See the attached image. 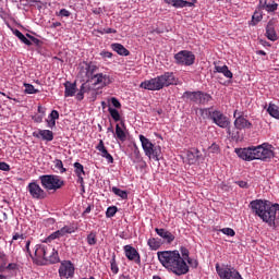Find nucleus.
Masks as SVG:
<instances>
[{"instance_id": "nucleus-1", "label": "nucleus", "mask_w": 279, "mask_h": 279, "mask_svg": "<svg viewBox=\"0 0 279 279\" xmlns=\"http://www.w3.org/2000/svg\"><path fill=\"white\" fill-rule=\"evenodd\" d=\"M158 260L175 276H185L189 271V264L184 262V258L180 255V251H160L157 253Z\"/></svg>"}, {"instance_id": "nucleus-2", "label": "nucleus", "mask_w": 279, "mask_h": 279, "mask_svg": "<svg viewBox=\"0 0 279 279\" xmlns=\"http://www.w3.org/2000/svg\"><path fill=\"white\" fill-rule=\"evenodd\" d=\"M250 208L269 228H278L276 225V214L279 213L278 203L272 204L269 201L255 199L250 203Z\"/></svg>"}, {"instance_id": "nucleus-3", "label": "nucleus", "mask_w": 279, "mask_h": 279, "mask_svg": "<svg viewBox=\"0 0 279 279\" xmlns=\"http://www.w3.org/2000/svg\"><path fill=\"white\" fill-rule=\"evenodd\" d=\"M235 154L242 160H263L264 162H269L274 158V150L271 145L263 144L257 147H247V148H235Z\"/></svg>"}, {"instance_id": "nucleus-4", "label": "nucleus", "mask_w": 279, "mask_h": 279, "mask_svg": "<svg viewBox=\"0 0 279 279\" xmlns=\"http://www.w3.org/2000/svg\"><path fill=\"white\" fill-rule=\"evenodd\" d=\"M175 84H178L175 74L173 72H165L157 77L141 83V88H145V90H162V88H167Z\"/></svg>"}, {"instance_id": "nucleus-5", "label": "nucleus", "mask_w": 279, "mask_h": 279, "mask_svg": "<svg viewBox=\"0 0 279 279\" xmlns=\"http://www.w3.org/2000/svg\"><path fill=\"white\" fill-rule=\"evenodd\" d=\"M34 263H41V260H46V263H50L51 265H56V263H60V255H58V251L53 248L51 245L37 244L35 245L34 253Z\"/></svg>"}, {"instance_id": "nucleus-6", "label": "nucleus", "mask_w": 279, "mask_h": 279, "mask_svg": "<svg viewBox=\"0 0 279 279\" xmlns=\"http://www.w3.org/2000/svg\"><path fill=\"white\" fill-rule=\"evenodd\" d=\"M201 117L203 119H210L218 128H229L230 125V120L228 117L223 114V112L219 110H214L213 108H205V109H199Z\"/></svg>"}, {"instance_id": "nucleus-7", "label": "nucleus", "mask_w": 279, "mask_h": 279, "mask_svg": "<svg viewBox=\"0 0 279 279\" xmlns=\"http://www.w3.org/2000/svg\"><path fill=\"white\" fill-rule=\"evenodd\" d=\"M43 189L47 191H60L64 186V180L58 174H44L39 177Z\"/></svg>"}, {"instance_id": "nucleus-8", "label": "nucleus", "mask_w": 279, "mask_h": 279, "mask_svg": "<svg viewBox=\"0 0 279 279\" xmlns=\"http://www.w3.org/2000/svg\"><path fill=\"white\" fill-rule=\"evenodd\" d=\"M140 141L145 156L153 158V160H160V156L162 154V148L160 146L154 145V143H151L149 138L145 137V135H140Z\"/></svg>"}, {"instance_id": "nucleus-9", "label": "nucleus", "mask_w": 279, "mask_h": 279, "mask_svg": "<svg viewBox=\"0 0 279 279\" xmlns=\"http://www.w3.org/2000/svg\"><path fill=\"white\" fill-rule=\"evenodd\" d=\"M184 99H189L194 104H199L201 106H206L208 101H213V96L208 93L198 90V92H185L183 94Z\"/></svg>"}, {"instance_id": "nucleus-10", "label": "nucleus", "mask_w": 279, "mask_h": 279, "mask_svg": "<svg viewBox=\"0 0 279 279\" xmlns=\"http://www.w3.org/2000/svg\"><path fill=\"white\" fill-rule=\"evenodd\" d=\"M216 271L220 279H243L241 274L230 265L219 266V264H216Z\"/></svg>"}, {"instance_id": "nucleus-11", "label": "nucleus", "mask_w": 279, "mask_h": 279, "mask_svg": "<svg viewBox=\"0 0 279 279\" xmlns=\"http://www.w3.org/2000/svg\"><path fill=\"white\" fill-rule=\"evenodd\" d=\"M174 61L180 66H193L195 64V54L190 50H181L174 54Z\"/></svg>"}, {"instance_id": "nucleus-12", "label": "nucleus", "mask_w": 279, "mask_h": 279, "mask_svg": "<svg viewBox=\"0 0 279 279\" xmlns=\"http://www.w3.org/2000/svg\"><path fill=\"white\" fill-rule=\"evenodd\" d=\"M26 190L28 191L31 197L33 199H45L47 198V192L40 187V185L36 182H31Z\"/></svg>"}, {"instance_id": "nucleus-13", "label": "nucleus", "mask_w": 279, "mask_h": 279, "mask_svg": "<svg viewBox=\"0 0 279 279\" xmlns=\"http://www.w3.org/2000/svg\"><path fill=\"white\" fill-rule=\"evenodd\" d=\"M60 278H73L75 276V266L71 260H63L59 267Z\"/></svg>"}, {"instance_id": "nucleus-14", "label": "nucleus", "mask_w": 279, "mask_h": 279, "mask_svg": "<svg viewBox=\"0 0 279 279\" xmlns=\"http://www.w3.org/2000/svg\"><path fill=\"white\" fill-rule=\"evenodd\" d=\"M124 254L128 260H132L135 265H141V253L132 245H124L123 246Z\"/></svg>"}, {"instance_id": "nucleus-15", "label": "nucleus", "mask_w": 279, "mask_h": 279, "mask_svg": "<svg viewBox=\"0 0 279 279\" xmlns=\"http://www.w3.org/2000/svg\"><path fill=\"white\" fill-rule=\"evenodd\" d=\"M266 38L271 40V43H276L278 40V33H276V20H270L266 26Z\"/></svg>"}, {"instance_id": "nucleus-16", "label": "nucleus", "mask_w": 279, "mask_h": 279, "mask_svg": "<svg viewBox=\"0 0 279 279\" xmlns=\"http://www.w3.org/2000/svg\"><path fill=\"white\" fill-rule=\"evenodd\" d=\"M165 2L173 8H193L197 0H165Z\"/></svg>"}, {"instance_id": "nucleus-17", "label": "nucleus", "mask_w": 279, "mask_h": 279, "mask_svg": "<svg viewBox=\"0 0 279 279\" xmlns=\"http://www.w3.org/2000/svg\"><path fill=\"white\" fill-rule=\"evenodd\" d=\"M97 151L100 153V156L102 158H106V160L112 165V162H114V158L112 157V155H110V153H108V148H106V145L104 144V140H100L98 145L96 146Z\"/></svg>"}, {"instance_id": "nucleus-18", "label": "nucleus", "mask_w": 279, "mask_h": 279, "mask_svg": "<svg viewBox=\"0 0 279 279\" xmlns=\"http://www.w3.org/2000/svg\"><path fill=\"white\" fill-rule=\"evenodd\" d=\"M93 80H96L94 82L95 86H97V84H99L100 86H108V85L112 84V77H110V75H106L104 73H98V74L94 75Z\"/></svg>"}, {"instance_id": "nucleus-19", "label": "nucleus", "mask_w": 279, "mask_h": 279, "mask_svg": "<svg viewBox=\"0 0 279 279\" xmlns=\"http://www.w3.org/2000/svg\"><path fill=\"white\" fill-rule=\"evenodd\" d=\"M155 232L158 234V236L163 239V241H166V243H168V244H171L172 242L175 241V235H173V233H171L167 229L156 228Z\"/></svg>"}, {"instance_id": "nucleus-20", "label": "nucleus", "mask_w": 279, "mask_h": 279, "mask_svg": "<svg viewBox=\"0 0 279 279\" xmlns=\"http://www.w3.org/2000/svg\"><path fill=\"white\" fill-rule=\"evenodd\" d=\"M86 93H90L93 95V97H97V92L93 88H90V85H88V83H83L80 92L76 94V99L78 101H82V99H84V95H86Z\"/></svg>"}, {"instance_id": "nucleus-21", "label": "nucleus", "mask_w": 279, "mask_h": 279, "mask_svg": "<svg viewBox=\"0 0 279 279\" xmlns=\"http://www.w3.org/2000/svg\"><path fill=\"white\" fill-rule=\"evenodd\" d=\"M35 138H40L41 141H47L51 143L53 141V131L50 130H38V132H33Z\"/></svg>"}, {"instance_id": "nucleus-22", "label": "nucleus", "mask_w": 279, "mask_h": 279, "mask_svg": "<svg viewBox=\"0 0 279 279\" xmlns=\"http://www.w3.org/2000/svg\"><path fill=\"white\" fill-rule=\"evenodd\" d=\"M235 130H250L252 128V122H250L245 117L239 114V117L234 120Z\"/></svg>"}, {"instance_id": "nucleus-23", "label": "nucleus", "mask_w": 279, "mask_h": 279, "mask_svg": "<svg viewBox=\"0 0 279 279\" xmlns=\"http://www.w3.org/2000/svg\"><path fill=\"white\" fill-rule=\"evenodd\" d=\"M64 88H65L64 97H73V96H75V93H77V84L76 83L65 82Z\"/></svg>"}, {"instance_id": "nucleus-24", "label": "nucleus", "mask_w": 279, "mask_h": 279, "mask_svg": "<svg viewBox=\"0 0 279 279\" xmlns=\"http://www.w3.org/2000/svg\"><path fill=\"white\" fill-rule=\"evenodd\" d=\"M99 68L93 63V62H89V63H85V75L88 80H93V77H95V73H97V70Z\"/></svg>"}, {"instance_id": "nucleus-25", "label": "nucleus", "mask_w": 279, "mask_h": 279, "mask_svg": "<svg viewBox=\"0 0 279 279\" xmlns=\"http://www.w3.org/2000/svg\"><path fill=\"white\" fill-rule=\"evenodd\" d=\"M214 73H222V75H225V77H227L228 80H232L233 74L232 71H230V69H228V65H215L214 68Z\"/></svg>"}, {"instance_id": "nucleus-26", "label": "nucleus", "mask_w": 279, "mask_h": 279, "mask_svg": "<svg viewBox=\"0 0 279 279\" xmlns=\"http://www.w3.org/2000/svg\"><path fill=\"white\" fill-rule=\"evenodd\" d=\"M111 49H113L119 56H130V50H128L124 45L112 44Z\"/></svg>"}, {"instance_id": "nucleus-27", "label": "nucleus", "mask_w": 279, "mask_h": 279, "mask_svg": "<svg viewBox=\"0 0 279 279\" xmlns=\"http://www.w3.org/2000/svg\"><path fill=\"white\" fill-rule=\"evenodd\" d=\"M116 138L121 143H125L128 141V133H125L119 124L116 125Z\"/></svg>"}, {"instance_id": "nucleus-28", "label": "nucleus", "mask_w": 279, "mask_h": 279, "mask_svg": "<svg viewBox=\"0 0 279 279\" xmlns=\"http://www.w3.org/2000/svg\"><path fill=\"white\" fill-rule=\"evenodd\" d=\"M59 238L66 236V234H73L75 232V228L71 226H64L63 228L57 230Z\"/></svg>"}, {"instance_id": "nucleus-29", "label": "nucleus", "mask_w": 279, "mask_h": 279, "mask_svg": "<svg viewBox=\"0 0 279 279\" xmlns=\"http://www.w3.org/2000/svg\"><path fill=\"white\" fill-rule=\"evenodd\" d=\"M187 160L190 165H195L199 160V150L194 149L193 151H187Z\"/></svg>"}, {"instance_id": "nucleus-30", "label": "nucleus", "mask_w": 279, "mask_h": 279, "mask_svg": "<svg viewBox=\"0 0 279 279\" xmlns=\"http://www.w3.org/2000/svg\"><path fill=\"white\" fill-rule=\"evenodd\" d=\"M263 21V11H255L250 25H258Z\"/></svg>"}, {"instance_id": "nucleus-31", "label": "nucleus", "mask_w": 279, "mask_h": 279, "mask_svg": "<svg viewBox=\"0 0 279 279\" xmlns=\"http://www.w3.org/2000/svg\"><path fill=\"white\" fill-rule=\"evenodd\" d=\"M147 245L150 247V250H160V245H162V243L156 239V238H150L148 241H147Z\"/></svg>"}, {"instance_id": "nucleus-32", "label": "nucleus", "mask_w": 279, "mask_h": 279, "mask_svg": "<svg viewBox=\"0 0 279 279\" xmlns=\"http://www.w3.org/2000/svg\"><path fill=\"white\" fill-rule=\"evenodd\" d=\"M267 112L270 114V117H274V119H279V107L270 104L268 106Z\"/></svg>"}, {"instance_id": "nucleus-33", "label": "nucleus", "mask_w": 279, "mask_h": 279, "mask_svg": "<svg viewBox=\"0 0 279 279\" xmlns=\"http://www.w3.org/2000/svg\"><path fill=\"white\" fill-rule=\"evenodd\" d=\"M74 173L76 178H80L81 175H86V171H84V165L80 162H74Z\"/></svg>"}, {"instance_id": "nucleus-34", "label": "nucleus", "mask_w": 279, "mask_h": 279, "mask_svg": "<svg viewBox=\"0 0 279 279\" xmlns=\"http://www.w3.org/2000/svg\"><path fill=\"white\" fill-rule=\"evenodd\" d=\"M14 34L22 43H24V45H27V47H32V40L27 39V37H25V35L21 33V31L15 29Z\"/></svg>"}, {"instance_id": "nucleus-35", "label": "nucleus", "mask_w": 279, "mask_h": 279, "mask_svg": "<svg viewBox=\"0 0 279 279\" xmlns=\"http://www.w3.org/2000/svg\"><path fill=\"white\" fill-rule=\"evenodd\" d=\"M24 87H25L24 93H25L26 95H37V93H40L39 89H36V88L34 87V85H32V84H29V83H24Z\"/></svg>"}, {"instance_id": "nucleus-36", "label": "nucleus", "mask_w": 279, "mask_h": 279, "mask_svg": "<svg viewBox=\"0 0 279 279\" xmlns=\"http://www.w3.org/2000/svg\"><path fill=\"white\" fill-rule=\"evenodd\" d=\"M110 269L113 274V276H117L119 274V265L117 264V255H112V258L110 259Z\"/></svg>"}, {"instance_id": "nucleus-37", "label": "nucleus", "mask_w": 279, "mask_h": 279, "mask_svg": "<svg viewBox=\"0 0 279 279\" xmlns=\"http://www.w3.org/2000/svg\"><path fill=\"white\" fill-rule=\"evenodd\" d=\"M111 191L114 193V195L121 197V199H128V191H123L117 186H113Z\"/></svg>"}, {"instance_id": "nucleus-38", "label": "nucleus", "mask_w": 279, "mask_h": 279, "mask_svg": "<svg viewBox=\"0 0 279 279\" xmlns=\"http://www.w3.org/2000/svg\"><path fill=\"white\" fill-rule=\"evenodd\" d=\"M117 213H119V208L117 206H110L107 208L106 217L108 219H112V217H114V215H117Z\"/></svg>"}, {"instance_id": "nucleus-39", "label": "nucleus", "mask_w": 279, "mask_h": 279, "mask_svg": "<svg viewBox=\"0 0 279 279\" xmlns=\"http://www.w3.org/2000/svg\"><path fill=\"white\" fill-rule=\"evenodd\" d=\"M109 113H110V117L111 119H113V121H121V114L119 113V110L112 108V107H109Z\"/></svg>"}, {"instance_id": "nucleus-40", "label": "nucleus", "mask_w": 279, "mask_h": 279, "mask_svg": "<svg viewBox=\"0 0 279 279\" xmlns=\"http://www.w3.org/2000/svg\"><path fill=\"white\" fill-rule=\"evenodd\" d=\"M53 163L59 173H66V168H64V163L60 159H54Z\"/></svg>"}, {"instance_id": "nucleus-41", "label": "nucleus", "mask_w": 279, "mask_h": 279, "mask_svg": "<svg viewBox=\"0 0 279 279\" xmlns=\"http://www.w3.org/2000/svg\"><path fill=\"white\" fill-rule=\"evenodd\" d=\"M87 243L88 245H97V233L90 232L87 235Z\"/></svg>"}, {"instance_id": "nucleus-42", "label": "nucleus", "mask_w": 279, "mask_h": 279, "mask_svg": "<svg viewBox=\"0 0 279 279\" xmlns=\"http://www.w3.org/2000/svg\"><path fill=\"white\" fill-rule=\"evenodd\" d=\"M266 12H276V10H278V3H276V1L270 0L268 2V5H266Z\"/></svg>"}, {"instance_id": "nucleus-43", "label": "nucleus", "mask_w": 279, "mask_h": 279, "mask_svg": "<svg viewBox=\"0 0 279 279\" xmlns=\"http://www.w3.org/2000/svg\"><path fill=\"white\" fill-rule=\"evenodd\" d=\"M208 151H209V154H220L221 153V148L219 147V144L213 143L208 147Z\"/></svg>"}, {"instance_id": "nucleus-44", "label": "nucleus", "mask_w": 279, "mask_h": 279, "mask_svg": "<svg viewBox=\"0 0 279 279\" xmlns=\"http://www.w3.org/2000/svg\"><path fill=\"white\" fill-rule=\"evenodd\" d=\"M220 232H222V234H226L227 236H234L236 234V232L232 228H222L220 229Z\"/></svg>"}, {"instance_id": "nucleus-45", "label": "nucleus", "mask_w": 279, "mask_h": 279, "mask_svg": "<svg viewBox=\"0 0 279 279\" xmlns=\"http://www.w3.org/2000/svg\"><path fill=\"white\" fill-rule=\"evenodd\" d=\"M180 252H181V254H182V257H181V258H183L184 263H186V260H189V258H191V257L189 256V254H190L189 248H186V247H184V246H181Z\"/></svg>"}, {"instance_id": "nucleus-46", "label": "nucleus", "mask_w": 279, "mask_h": 279, "mask_svg": "<svg viewBox=\"0 0 279 279\" xmlns=\"http://www.w3.org/2000/svg\"><path fill=\"white\" fill-rule=\"evenodd\" d=\"M27 38H29L28 40H31V43L33 45H36V47H40V45H43V41H40V39L29 35V34H26Z\"/></svg>"}, {"instance_id": "nucleus-47", "label": "nucleus", "mask_w": 279, "mask_h": 279, "mask_svg": "<svg viewBox=\"0 0 279 279\" xmlns=\"http://www.w3.org/2000/svg\"><path fill=\"white\" fill-rule=\"evenodd\" d=\"M56 239H60V235H59L58 231H54L53 233H51V234L46 239V243H51V241H56Z\"/></svg>"}, {"instance_id": "nucleus-48", "label": "nucleus", "mask_w": 279, "mask_h": 279, "mask_svg": "<svg viewBox=\"0 0 279 279\" xmlns=\"http://www.w3.org/2000/svg\"><path fill=\"white\" fill-rule=\"evenodd\" d=\"M185 260L189 263V265H190L191 267H193V269H197V267H198V265H199V263L197 262V259H193V258L189 257V258L185 259Z\"/></svg>"}, {"instance_id": "nucleus-49", "label": "nucleus", "mask_w": 279, "mask_h": 279, "mask_svg": "<svg viewBox=\"0 0 279 279\" xmlns=\"http://www.w3.org/2000/svg\"><path fill=\"white\" fill-rule=\"evenodd\" d=\"M57 16H64L69 19V16H71V12L66 9H61L59 13H57Z\"/></svg>"}, {"instance_id": "nucleus-50", "label": "nucleus", "mask_w": 279, "mask_h": 279, "mask_svg": "<svg viewBox=\"0 0 279 279\" xmlns=\"http://www.w3.org/2000/svg\"><path fill=\"white\" fill-rule=\"evenodd\" d=\"M19 239H25V234L23 233H14L12 236V241L10 242V245L14 243V241H19Z\"/></svg>"}, {"instance_id": "nucleus-51", "label": "nucleus", "mask_w": 279, "mask_h": 279, "mask_svg": "<svg viewBox=\"0 0 279 279\" xmlns=\"http://www.w3.org/2000/svg\"><path fill=\"white\" fill-rule=\"evenodd\" d=\"M29 245H32V241L27 240L25 245V251H26V254H28V256L32 257V260H34V255L32 254V250H29Z\"/></svg>"}, {"instance_id": "nucleus-52", "label": "nucleus", "mask_w": 279, "mask_h": 279, "mask_svg": "<svg viewBox=\"0 0 279 279\" xmlns=\"http://www.w3.org/2000/svg\"><path fill=\"white\" fill-rule=\"evenodd\" d=\"M49 119L58 121V119H60V112H58V110H52L51 113L49 114Z\"/></svg>"}, {"instance_id": "nucleus-53", "label": "nucleus", "mask_w": 279, "mask_h": 279, "mask_svg": "<svg viewBox=\"0 0 279 279\" xmlns=\"http://www.w3.org/2000/svg\"><path fill=\"white\" fill-rule=\"evenodd\" d=\"M111 104L113 106V108H121V102L119 101V99H117V97H111Z\"/></svg>"}, {"instance_id": "nucleus-54", "label": "nucleus", "mask_w": 279, "mask_h": 279, "mask_svg": "<svg viewBox=\"0 0 279 279\" xmlns=\"http://www.w3.org/2000/svg\"><path fill=\"white\" fill-rule=\"evenodd\" d=\"M99 34H117V29L114 28H104L102 31H98Z\"/></svg>"}, {"instance_id": "nucleus-55", "label": "nucleus", "mask_w": 279, "mask_h": 279, "mask_svg": "<svg viewBox=\"0 0 279 279\" xmlns=\"http://www.w3.org/2000/svg\"><path fill=\"white\" fill-rule=\"evenodd\" d=\"M235 184H238L240 189H250V184L247 183V181H236Z\"/></svg>"}, {"instance_id": "nucleus-56", "label": "nucleus", "mask_w": 279, "mask_h": 279, "mask_svg": "<svg viewBox=\"0 0 279 279\" xmlns=\"http://www.w3.org/2000/svg\"><path fill=\"white\" fill-rule=\"evenodd\" d=\"M0 171H10V165L5 161H0Z\"/></svg>"}, {"instance_id": "nucleus-57", "label": "nucleus", "mask_w": 279, "mask_h": 279, "mask_svg": "<svg viewBox=\"0 0 279 279\" xmlns=\"http://www.w3.org/2000/svg\"><path fill=\"white\" fill-rule=\"evenodd\" d=\"M43 119H45V116H40V114L33 116V121L35 123H43Z\"/></svg>"}, {"instance_id": "nucleus-58", "label": "nucleus", "mask_w": 279, "mask_h": 279, "mask_svg": "<svg viewBox=\"0 0 279 279\" xmlns=\"http://www.w3.org/2000/svg\"><path fill=\"white\" fill-rule=\"evenodd\" d=\"M100 56H101V58L107 60V59L112 58V52L104 50V51L100 52Z\"/></svg>"}, {"instance_id": "nucleus-59", "label": "nucleus", "mask_w": 279, "mask_h": 279, "mask_svg": "<svg viewBox=\"0 0 279 279\" xmlns=\"http://www.w3.org/2000/svg\"><path fill=\"white\" fill-rule=\"evenodd\" d=\"M0 95H2L3 97H7V99H11L12 101H15V104H21V100L19 98H12V96L7 95L3 92H0Z\"/></svg>"}, {"instance_id": "nucleus-60", "label": "nucleus", "mask_w": 279, "mask_h": 279, "mask_svg": "<svg viewBox=\"0 0 279 279\" xmlns=\"http://www.w3.org/2000/svg\"><path fill=\"white\" fill-rule=\"evenodd\" d=\"M19 268V265L11 263L9 264L5 269H8L9 271H16V269Z\"/></svg>"}, {"instance_id": "nucleus-61", "label": "nucleus", "mask_w": 279, "mask_h": 279, "mask_svg": "<svg viewBox=\"0 0 279 279\" xmlns=\"http://www.w3.org/2000/svg\"><path fill=\"white\" fill-rule=\"evenodd\" d=\"M269 0H259V8L262 10H267V5H269Z\"/></svg>"}, {"instance_id": "nucleus-62", "label": "nucleus", "mask_w": 279, "mask_h": 279, "mask_svg": "<svg viewBox=\"0 0 279 279\" xmlns=\"http://www.w3.org/2000/svg\"><path fill=\"white\" fill-rule=\"evenodd\" d=\"M229 136H231V138H233V141H239V132H231L230 130L228 131Z\"/></svg>"}, {"instance_id": "nucleus-63", "label": "nucleus", "mask_w": 279, "mask_h": 279, "mask_svg": "<svg viewBox=\"0 0 279 279\" xmlns=\"http://www.w3.org/2000/svg\"><path fill=\"white\" fill-rule=\"evenodd\" d=\"M46 122L48 123V128H50L51 130H53V126L56 125V120H52L50 118V120H46Z\"/></svg>"}, {"instance_id": "nucleus-64", "label": "nucleus", "mask_w": 279, "mask_h": 279, "mask_svg": "<svg viewBox=\"0 0 279 279\" xmlns=\"http://www.w3.org/2000/svg\"><path fill=\"white\" fill-rule=\"evenodd\" d=\"M77 183L81 184L82 187H84V175L77 177Z\"/></svg>"}]
</instances>
